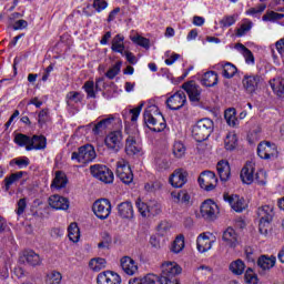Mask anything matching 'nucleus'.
Returning a JSON list of instances; mask_svg holds the SVG:
<instances>
[{"mask_svg": "<svg viewBox=\"0 0 284 284\" xmlns=\"http://www.w3.org/2000/svg\"><path fill=\"white\" fill-rule=\"evenodd\" d=\"M143 122L149 126L153 132H163L168 124L165 123V118L161 111H159V106L151 104L148 105L143 113Z\"/></svg>", "mask_w": 284, "mask_h": 284, "instance_id": "obj_1", "label": "nucleus"}, {"mask_svg": "<svg viewBox=\"0 0 284 284\" xmlns=\"http://www.w3.org/2000/svg\"><path fill=\"white\" fill-rule=\"evenodd\" d=\"M135 205L143 219H154V216H160V214H163V205L161 202H159V200L153 199L143 202L139 199L136 200Z\"/></svg>", "mask_w": 284, "mask_h": 284, "instance_id": "obj_2", "label": "nucleus"}, {"mask_svg": "<svg viewBox=\"0 0 284 284\" xmlns=\"http://www.w3.org/2000/svg\"><path fill=\"white\" fill-rule=\"evenodd\" d=\"M275 215L276 213L274 212V205L272 204H266L257 209V216L260 219V234L267 236L272 221H274Z\"/></svg>", "mask_w": 284, "mask_h": 284, "instance_id": "obj_3", "label": "nucleus"}, {"mask_svg": "<svg viewBox=\"0 0 284 284\" xmlns=\"http://www.w3.org/2000/svg\"><path fill=\"white\" fill-rule=\"evenodd\" d=\"M214 122L211 119L204 118L195 123L192 129V136L197 143H203L212 134Z\"/></svg>", "mask_w": 284, "mask_h": 284, "instance_id": "obj_4", "label": "nucleus"}, {"mask_svg": "<svg viewBox=\"0 0 284 284\" xmlns=\"http://www.w3.org/2000/svg\"><path fill=\"white\" fill-rule=\"evenodd\" d=\"M181 274V266L176 262H165L161 265L162 284H179L176 276Z\"/></svg>", "mask_w": 284, "mask_h": 284, "instance_id": "obj_5", "label": "nucleus"}, {"mask_svg": "<svg viewBox=\"0 0 284 284\" xmlns=\"http://www.w3.org/2000/svg\"><path fill=\"white\" fill-rule=\"evenodd\" d=\"M97 159V151L92 144H84L71 154V161L75 163H92Z\"/></svg>", "mask_w": 284, "mask_h": 284, "instance_id": "obj_6", "label": "nucleus"}, {"mask_svg": "<svg viewBox=\"0 0 284 284\" xmlns=\"http://www.w3.org/2000/svg\"><path fill=\"white\" fill-rule=\"evenodd\" d=\"M242 85L246 94H256L258 88L263 85V78L258 74H245L242 79Z\"/></svg>", "mask_w": 284, "mask_h": 284, "instance_id": "obj_7", "label": "nucleus"}, {"mask_svg": "<svg viewBox=\"0 0 284 284\" xmlns=\"http://www.w3.org/2000/svg\"><path fill=\"white\" fill-rule=\"evenodd\" d=\"M104 145L112 152H120L123 148V132L121 130L109 132L104 139Z\"/></svg>", "mask_w": 284, "mask_h": 284, "instance_id": "obj_8", "label": "nucleus"}, {"mask_svg": "<svg viewBox=\"0 0 284 284\" xmlns=\"http://www.w3.org/2000/svg\"><path fill=\"white\" fill-rule=\"evenodd\" d=\"M93 214L101 221H105L112 214V203L108 199L97 200L92 206Z\"/></svg>", "mask_w": 284, "mask_h": 284, "instance_id": "obj_9", "label": "nucleus"}, {"mask_svg": "<svg viewBox=\"0 0 284 284\" xmlns=\"http://www.w3.org/2000/svg\"><path fill=\"white\" fill-rule=\"evenodd\" d=\"M90 172L94 179L102 181V183H112L114 181V173L105 165L94 164L90 168Z\"/></svg>", "mask_w": 284, "mask_h": 284, "instance_id": "obj_10", "label": "nucleus"}, {"mask_svg": "<svg viewBox=\"0 0 284 284\" xmlns=\"http://www.w3.org/2000/svg\"><path fill=\"white\" fill-rule=\"evenodd\" d=\"M182 90L186 92L189 101H191L193 105H199V103H201V92H203V90L196 82L192 80L185 82L182 84Z\"/></svg>", "mask_w": 284, "mask_h": 284, "instance_id": "obj_11", "label": "nucleus"}, {"mask_svg": "<svg viewBox=\"0 0 284 284\" xmlns=\"http://www.w3.org/2000/svg\"><path fill=\"white\" fill-rule=\"evenodd\" d=\"M200 214L205 221H214L219 215V205L213 200H205L200 207Z\"/></svg>", "mask_w": 284, "mask_h": 284, "instance_id": "obj_12", "label": "nucleus"}, {"mask_svg": "<svg viewBox=\"0 0 284 284\" xmlns=\"http://www.w3.org/2000/svg\"><path fill=\"white\" fill-rule=\"evenodd\" d=\"M200 187L205 190L206 192H212L214 187H216L219 183V179H216V174L212 171H203L199 179Z\"/></svg>", "mask_w": 284, "mask_h": 284, "instance_id": "obj_13", "label": "nucleus"}, {"mask_svg": "<svg viewBox=\"0 0 284 284\" xmlns=\"http://www.w3.org/2000/svg\"><path fill=\"white\" fill-rule=\"evenodd\" d=\"M115 174L125 185H130L134 181L132 169L125 162H118Z\"/></svg>", "mask_w": 284, "mask_h": 284, "instance_id": "obj_14", "label": "nucleus"}, {"mask_svg": "<svg viewBox=\"0 0 284 284\" xmlns=\"http://www.w3.org/2000/svg\"><path fill=\"white\" fill-rule=\"evenodd\" d=\"M257 155L260 159H276L278 156V151L276 150V144H272L270 142H261L257 145Z\"/></svg>", "mask_w": 284, "mask_h": 284, "instance_id": "obj_15", "label": "nucleus"}, {"mask_svg": "<svg viewBox=\"0 0 284 284\" xmlns=\"http://www.w3.org/2000/svg\"><path fill=\"white\" fill-rule=\"evenodd\" d=\"M186 103H187V97L183 91L175 92L173 95H171L166 100V106L169 108V110H174V111L181 110V108H183V105H185Z\"/></svg>", "mask_w": 284, "mask_h": 284, "instance_id": "obj_16", "label": "nucleus"}, {"mask_svg": "<svg viewBox=\"0 0 284 284\" xmlns=\"http://www.w3.org/2000/svg\"><path fill=\"white\" fill-rule=\"evenodd\" d=\"M98 284H121V275L113 271H104L97 276Z\"/></svg>", "mask_w": 284, "mask_h": 284, "instance_id": "obj_17", "label": "nucleus"}, {"mask_svg": "<svg viewBox=\"0 0 284 284\" xmlns=\"http://www.w3.org/2000/svg\"><path fill=\"white\" fill-rule=\"evenodd\" d=\"M120 266L122 272L128 276H134L139 272V264L130 256H123L120 260Z\"/></svg>", "mask_w": 284, "mask_h": 284, "instance_id": "obj_18", "label": "nucleus"}, {"mask_svg": "<svg viewBox=\"0 0 284 284\" xmlns=\"http://www.w3.org/2000/svg\"><path fill=\"white\" fill-rule=\"evenodd\" d=\"M20 261L27 265H30L31 267H37L43 262L41 255L32 250L24 251L20 257Z\"/></svg>", "mask_w": 284, "mask_h": 284, "instance_id": "obj_19", "label": "nucleus"}, {"mask_svg": "<svg viewBox=\"0 0 284 284\" xmlns=\"http://www.w3.org/2000/svg\"><path fill=\"white\" fill-rule=\"evenodd\" d=\"M116 210L120 219H124L126 221H132V219H134V206L130 201L121 202L118 204Z\"/></svg>", "mask_w": 284, "mask_h": 284, "instance_id": "obj_20", "label": "nucleus"}, {"mask_svg": "<svg viewBox=\"0 0 284 284\" xmlns=\"http://www.w3.org/2000/svg\"><path fill=\"white\" fill-rule=\"evenodd\" d=\"M49 205L53 210H70V201L61 195H51L49 197Z\"/></svg>", "mask_w": 284, "mask_h": 284, "instance_id": "obj_21", "label": "nucleus"}, {"mask_svg": "<svg viewBox=\"0 0 284 284\" xmlns=\"http://www.w3.org/2000/svg\"><path fill=\"white\" fill-rule=\"evenodd\" d=\"M217 174L222 183H227L230 176H232V169L230 168V162L226 160H221L216 165Z\"/></svg>", "mask_w": 284, "mask_h": 284, "instance_id": "obj_22", "label": "nucleus"}, {"mask_svg": "<svg viewBox=\"0 0 284 284\" xmlns=\"http://www.w3.org/2000/svg\"><path fill=\"white\" fill-rule=\"evenodd\" d=\"M125 152L129 156L139 154L141 152V144L139 143V136L129 135L125 140Z\"/></svg>", "mask_w": 284, "mask_h": 284, "instance_id": "obj_23", "label": "nucleus"}, {"mask_svg": "<svg viewBox=\"0 0 284 284\" xmlns=\"http://www.w3.org/2000/svg\"><path fill=\"white\" fill-rule=\"evenodd\" d=\"M224 201H226L235 212H243V210H245V200L239 195H230L225 193Z\"/></svg>", "mask_w": 284, "mask_h": 284, "instance_id": "obj_24", "label": "nucleus"}, {"mask_svg": "<svg viewBox=\"0 0 284 284\" xmlns=\"http://www.w3.org/2000/svg\"><path fill=\"white\" fill-rule=\"evenodd\" d=\"M212 245H214V240H211L210 236L202 233L196 239V247L197 252L201 254H205V252H210L212 250Z\"/></svg>", "mask_w": 284, "mask_h": 284, "instance_id": "obj_25", "label": "nucleus"}, {"mask_svg": "<svg viewBox=\"0 0 284 284\" xmlns=\"http://www.w3.org/2000/svg\"><path fill=\"white\" fill-rule=\"evenodd\" d=\"M169 181L173 187H182L185 183H187V172L176 170L172 173Z\"/></svg>", "mask_w": 284, "mask_h": 284, "instance_id": "obj_26", "label": "nucleus"}, {"mask_svg": "<svg viewBox=\"0 0 284 284\" xmlns=\"http://www.w3.org/2000/svg\"><path fill=\"white\" fill-rule=\"evenodd\" d=\"M254 162H247L242 169L240 176L246 185L254 183Z\"/></svg>", "mask_w": 284, "mask_h": 284, "instance_id": "obj_27", "label": "nucleus"}, {"mask_svg": "<svg viewBox=\"0 0 284 284\" xmlns=\"http://www.w3.org/2000/svg\"><path fill=\"white\" fill-rule=\"evenodd\" d=\"M48 148V139L44 135H33L30 145L27 146V152L32 150H45Z\"/></svg>", "mask_w": 284, "mask_h": 284, "instance_id": "obj_28", "label": "nucleus"}, {"mask_svg": "<svg viewBox=\"0 0 284 284\" xmlns=\"http://www.w3.org/2000/svg\"><path fill=\"white\" fill-rule=\"evenodd\" d=\"M222 239H223L224 243H226V245H229V247H236V245H239V237L236 235V231H234V229H232V227H227L223 232Z\"/></svg>", "mask_w": 284, "mask_h": 284, "instance_id": "obj_29", "label": "nucleus"}, {"mask_svg": "<svg viewBox=\"0 0 284 284\" xmlns=\"http://www.w3.org/2000/svg\"><path fill=\"white\" fill-rule=\"evenodd\" d=\"M68 185V176L62 171H57L51 183V190H63Z\"/></svg>", "mask_w": 284, "mask_h": 284, "instance_id": "obj_30", "label": "nucleus"}, {"mask_svg": "<svg viewBox=\"0 0 284 284\" xmlns=\"http://www.w3.org/2000/svg\"><path fill=\"white\" fill-rule=\"evenodd\" d=\"M201 83L205 88H214L219 83V74L214 71H207L203 74Z\"/></svg>", "mask_w": 284, "mask_h": 284, "instance_id": "obj_31", "label": "nucleus"}, {"mask_svg": "<svg viewBox=\"0 0 284 284\" xmlns=\"http://www.w3.org/2000/svg\"><path fill=\"white\" fill-rule=\"evenodd\" d=\"M217 68H222L223 72V77L224 79H232L234 78V75L236 74L237 70L236 65H234L232 62H220L217 64Z\"/></svg>", "mask_w": 284, "mask_h": 284, "instance_id": "obj_32", "label": "nucleus"}, {"mask_svg": "<svg viewBox=\"0 0 284 284\" xmlns=\"http://www.w3.org/2000/svg\"><path fill=\"white\" fill-rule=\"evenodd\" d=\"M123 41H125V37H123L122 34H116L111 42L112 52L123 54V52L125 51V43Z\"/></svg>", "mask_w": 284, "mask_h": 284, "instance_id": "obj_33", "label": "nucleus"}, {"mask_svg": "<svg viewBox=\"0 0 284 284\" xmlns=\"http://www.w3.org/2000/svg\"><path fill=\"white\" fill-rule=\"evenodd\" d=\"M143 105H145L144 102H141L136 108L131 110H124L122 111V115L125 120L130 118V121L133 123L139 120V116L141 114V110H143Z\"/></svg>", "mask_w": 284, "mask_h": 284, "instance_id": "obj_34", "label": "nucleus"}, {"mask_svg": "<svg viewBox=\"0 0 284 284\" xmlns=\"http://www.w3.org/2000/svg\"><path fill=\"white\" fill-rule=\"evenodd\" d=\"M257 265L261 270H272L276 265V256L262 255L257 260Z\"/></svg>", "mask_w": 284, "mask_h": 284, "instance_id": "obj_35", "label": "nucleus"}, {"mask_svg": "<svg viewBox=\"0 0 284 284\" xmlns=\"http://www.w3.org/2000/svg\"><path fill=\"white\" fill-rule=\"evenodd\" d=\"M270 85L276 97H284V78L271 80Z\"/></svg>", "mask_w": 284, "mask_h": 284, "instance_id": "obj_36", "label": "nucleus"}, {"mask_svg": "<svg viewBox=\"0 0 284 284\" xmlns=\"http://www.w3.org/2000/svg\"><path fill=\"white\" fill-rule=\"evenodd\" d=\"M68 236L72 243H79L81 239V231L79 230V225L77 223H71L68 227Z\"/></svg>", "mask_w": 284, "mask_h": 284, "instance_id": "obj_37", "label": "nucleus"}, {"mask_svg": "<svg viewBox=\"0 0 284 284\" xmlns=\"http://www.w3.org/2000/svg\"><path fill=\"white\" fill-rule=\"evenodd\" d=\"M229 270L232 274H235V276H241V274L245 272V262L242 260H235L230 264Z\"/></svg>", "mask_w": 284, "mask_h": 284, "instance_id": "obj_38", "label": "nucleus"}, {"mask_svg": "<svg viewBox=\"0 0 284 284\" xmlns=\"http://www.w3.org/2000/svg\"><path fill=\"white\" fill-rule=\"evenodd\" d=\"M67 104L69 105V108H74L77 105V103H81V101H83V95H81L80 92L77 91H70L67 94Z\"/></svg>", "mask_w": 284, "mask_h": 284, "instance_id": "obj_39", "label": "nucleus"}, {"mask_svg": "<svg viewBox=\"0 0 284 284\" xmlns=\"http://www.w3.org/2000/svg\"><path fill=\"white\" fill-rule=\"evenodd\" d=\"M237 143H239V138H236V133L230 132L226 134V136L224 139L225 150H230V151L235 150Z\"/></svg>", "mask_w": 284, "mask_h": 284, "instance_id": "obj_40", "label": "nucleus"}, {"mask_svg": "<svg viewBox=\"0 0 284 284\" xmlns=\"http://www.w3.org/2000/svg\"><path fill=\"white\" fill-rule=\"evenodd\" d=\"M32 138L23 133H17L13 139V143L19 145V148H26L28 150V145H30Z\"/></svg>", "mask_w": 284, "mask_h": 284, "instance_id": "obj_41", "label": "nucleus"}, {"mask_svg": "<svg viewBox=\"0 0 284 284\" xmlns=\"http://www.w3.org/2000/svg\"><path fill=\"white\" fill-rule=\"evenodd\" d=\"M235 48L239 50V52H241V54H243L246 63L254 64V54L250 49H247V47H245V44L239 43L235 45Z\"/></svg>", "mask_w": 284, "mask_h": 284, "instance_id": "obj_42", "label": "nucleus"}, {"mask_svg": "<svg viewBox=\"0 0 284 284\" xmlns=\"http://www.w3.org/2000/svg\"><path fill=\"white\" fill-rule=\"evenodd\" d=\"M23 174H26V172L19 171V172L12 173L10 176H7L3 181L6 192H8L10 190V185L17 183V181L22 179Z\"/></svg>", "mask_w": 284, "mask_h": 284, "instance_id": "obj_43", "label": "nucleus"}, {"mask_svg": "<svg viewBox=\"0 0 284 284\" xmlns=\"http://www.w3.org/2000/svg\"><path fill=\"white\" fill-rule=\"evenodd\" d=\"M224 118L227 125H231V128H236V125H239V119H236V109H227L224 112Z\"/></svg>", "mask_w": 284, "mask_h": 284, "instance_id": "obj_44", "label": "nucleus"}, {"mask_svg": "<svg viewBox=\"0 0 284 284\" xmlns=\"http://www.w3.org/2000/svg\"><path fill=\"white\" fill-rule=\"evenodd\" d=\"M106 263L108 262L105 261V258H103V257H95V258H92L89 262V267L93 272H101V270L105 268Z\"/></svg>", "mask_w": 284, "mask_h": 284, "instance_id": "obj_45", "label": "nucleus"}, {"mask_svg": "<svg viewBox=\"0 0 284 284\" xmlns=\"http://www.w3.org/2000/svg\"><path fill=\"white\" fill-rule=\"evenodd\" d=\"M140 280L142 281V284H163V278H161V274L160 276L156 274H146L143 277H140Z\"/></svg>", "mask_w": 284, "mask_h": 284, "instance_id": "obj_46", "label": "nucleus"}, {"mask_svg": "<svg viewBox=\"0 0 284 284\" xmlns=\"http://www.w3.org/2000/svg\"><path fill=\"white\" fill-rule=\"evenodd\" d=\"M184 247H185V236L178 235L172 244V252H174V254H179L180 252H183Z\"/></svg>", "mask_w": 284, "mask_h": 284, "instance_id": "obj_47", "label": "nucleus"}, {"mask_svg": "<svg viewBox=\"0 0 284 284\" xmlns=\"http://www.w3.org/2000/svg\"><path fill=\"white\" fill-rule=\"evenodd\" d=\"M252 21L244 19L243 23L241 24L240 28L236 29V37H245V34H247V32H250V30H252Z\"/></svg>", "mask_w": 284, "mask_h": 284, "instance_id": "obj_48", "label": "nucleus"}, {"mask_svg": "<svg viewBox=\"0 0 284 284\" xmlns=\"http://www.w3.org/2000/svg\"><path fill=\"white\" fill-rule=\"evenodd\" d=\"M131 41L134 42L140 48H144L145 50H150V39L144 38L142 36H133L131 37Z\"/></svg>", "mask_w": 284, "mask_h": 284, "instance_id": "obj_49", "label": "nucleus"}, {"mask_svg": "<svg viewBox=\"0 0 284 284\" xmlns=\"http://www.w3.org/2000/svg\"><path fill=\"white\" fill-rule=\"evenodd\" d=\"M121 65H123V62L118 61L113 67H111L106 73H105V78L106 79H114L116 75H119V72H121Z\"/></svg>", "mask_w": 284, "mask_h": 284, "instance_id": "obj_50", "label": "nucleus"}, {"mask_svg": "<svg viewBox=\"0 0 284 284\" xmlns=\"http://www.w3.org/2000/svg\"><path fill=\"white\" fill-rule=\"evenodd\" d=\"M173 154L176 159H183L185 156V145L181 142L173 144Z\"/></svg>", "mask_w": 284, "mask_h": 284, "instance_id": "obj_51", "label": "nucleus"}, {"mask_svg": "<svg viewBox=\"0 0 284 284\" xmlns=\"http://www.w3.org/2000/svg\"><path fill=\"white\" fill-rule=\"evenodd\" d=\"M281 19H284L283 13H277L275 11H267L263 17V21H281Z\"/></svg>", "mask_w": 284, "mask_h": 284, "instance_id": "obj_52", "label": "nucleus"}, {"mask_svg": "<svg viewBox=\"0 0 284 284\" xmlns=\"http://www.w3.org/2000/svg\"><path fill=\"white\" fill-rule=\"evenodd\" d=\"M244 280L247 284H257L258 283V277L256 276L254 271H252V268L246 270V272L244 274Z\"/></svg>", "mask_w": 284, "mask_h": 284, "instance_id": "obj_53", "label": "nucleus"}, {"mask_svg": "<svg viewBox=\"0 0 284 284\" xmlns=\"http://www.w3.org/2000/svg\"><path fill=\"white\" fill-rule=\"evenodd\" d=\"M84 92H87L89 99H95L97 93L94 92V81H87L83 85Z\"/></svg>", "mask_w": 284, "mask_h": 284, "instance_id": "obj_54", "label": "nucleus"}, {"mask_svg": "<svg viewBox=\"0 0 284 284\" xmlns=\"http://www.w3.org/2000/svg\"><path fill=\"white\" fill-rule=\"evenodd\" d=\"M236 17H237V16H226V17H224V18L220 21V24H221L223 28H230V27L234 26V23H236Z\"/></svg>", "mask_w": 284, "mask_h": 284, "instance_id": "obj_55", "label": "nucleus"}, {"mask_svg": "<svg viewBox=\"0 0 284 284\" xmlns=\"http://www.w3.org/2000/svg\"><path fill=\"white\" fill-rule=\"evenodd\" d=\"M170 224L168 222H162L158 226V234L159 236H168L170 234Z\"/></svg>", "mask_w": 284, "mask_h": 284, "instance_id": "obj_56", "label": "nucleus"}, {"mask_svg": "<svg viewBox=\"0 0 284 284\" xmlns=\"http://www.w3.org/2000/svg\"><path fill=\"white\" fill-rule=\"evenodd\" d=\"M92 8H94L95 12H103V10H105V8H108V1L93 0Z\"/></svg>", "mask_w": 284, "mask_h": 284, "instance_id": "obj_57", "label": "nucleus"}, {"mask_svg": "<svg viewBox=\"0 0 284 284\" xmlns=\"http://www.w3.org/2000/svg\"><path fill=\"white\" fill-rule=\"evenodd\" d=\"M265 8H267V4H258L256 8L248 9L246 14H250L251 17H254V14H261L262 12H265Z\"/></svg>", "mask_w": 284, "mask_h": 284, "instance_id": "obj_58", "label": "nucleus"}, {"mask_svg": "<svg viewBox=\"0 0 284 284\" xmlns=\"http://www.w3.org/2000/svg\"><path fill=\"white\" fill-rule=\"evenodd\" d=\"M17 205H18V209L16 212L18 216H21V214L26 212V207H28V200L26 197H22L18 201Z\"/></svg>", "mask_w": 284, "mask_h": 284, "instance_id": "obj_59", "label": "nucleus"}, {"mask_svg": "<svg viewBox=\"0 0 284 284\" xmlns=\"http://www.w3.org/2000/svg\"><path fill=\"white\" fill-rule=\"evenodd\" d=\"M255 183L261 185V186H264V185L267 184V176L263 171H260V172L256 173Z\"/></svg>", "mask_w": 284, "mask_h": 284, "instance_id": "obj_60", "label": "nucleus"}, {"mask_svg": "<svg viewBox=\"0 0 284 284\" xmlns=\"http://www.w3.org/2000/svg\"><path fill=\"white\" fill-rule=\"evenodd\" d=\"M49 116L50 112L48 111V109L41 110L38 115V123H40V125H43V123H47Z\"/></svg>", "mask_w": 284, "mask_h": 284, "instance_id": "obj_61", "label": "nucleus"}, {"mask_svg": "<svg viewBox=\"0 0 284 284\" xmlns=\"http://www.w3.org/2000/svg\"><path fill=\"white\" fill-rule=\"evenodd\" d=\"M13 162L16 163V165H18V168L23 169V168H28V165H30V159L28 158H18L14 159Z\"/></svg>", "mask_w": 284, "mask_h": 284, "instance_id": "obj_62", "label": "nucleus"}, {"mask_svg": "<svg viewBox=\"0 0 284 284\" xmlns=\"http://www.w3.org/2000/svg\"><path fill=\"white\" fill-rule=\"evenodd\" d=\"M105 126L104 124H102V122H98L97 124L93 125L92 128V133L95 135V136H99V134L103 131H105Z\"/></svg>", "mask_w": 284, "mask_h": 284, "instance_id": "obj_63", "label": "nucleus"}, {"mask_svg": "<svg viewBox=\"0 0 284 284\" xmlns=\"http://www.w3.org/2000/svg\"><path fill=\"white\" fill-rule=\"evenodd\" d=\"M145 192H156L159 190V183L156 182H148L144 184Z\"/></svg>", "mask_w": 284, "mask_h": 284, "instance_id": "obj_64", "label": "nucleus"}]
</instances>
